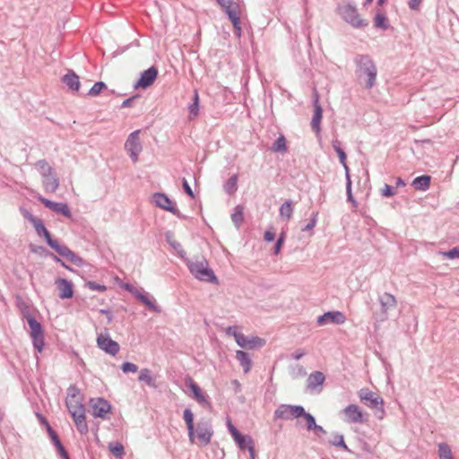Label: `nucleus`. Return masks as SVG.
Returning a JSON list of instances; mask_svg holds the SVG:
<instances>
[{
  "instance_id": "obj_2",
  "label": "nucleus",
  "mask_w": 459,
  "mask_h": 459,
  "mask_svg": "<svg viewBox=\"0 0 459 459\" xmlns=\"http://www.w3.org/2000/svg\"><path fill=\"white\" fill-rule=\"evenodd\" d=\"M359 398L367 407L375 411L377 418L382 420L385 417V411L384 408V400L377 393L368 388H361L358 392Z\"/></svg>"
},
{
  "instance_id": "obj_43",
  "label": "nucleus",
  "mask_w": 459,
  "mask_h": 459,
  "mask_svg": "<svg viewBox=\"0 0 459 459\" xmlns=\"http://www.w3.org/2000/svg\"><path fill=\"white\" fill-rule=\"evenodd\" d=\"M273 152H286V140L283 135H281L276 142L273 143L272 147Z\"/></svg>"
},
{
  "instance_id": "obj_7",
  "label": "nucleus",
  "mask_w": 459,
  "mask_h": 459,
  "mask_svg": "<svg viewBox=\"0 0 459 459\" xmlns=\"http://www.w3.org/2000/svg\"><path fill=\"white\" fill-rule=\"evenodd\" d=\"M342 16L345 22L350 23L354 28H362L368 25L366 20L360 17L358 10L351 4H347L342 7Z\"/></svg>"
},
{
  "instance_id": "obj_49",
  "label": "nucleus",
  "mask_w": 459,
  "mask_h": 459,
  "mask_svg": "<svg viewBox=\"0 0 459 459\" xmlns=\"http://www.w3.org/2000/svg\"><path fill=\"white\" fill-rule=\"evenodd\" d=\"M396 194V191L389 185L385 184L381 189V195L385 197H391Z\"/></svg>"
},
{
  "instance_id": "obj_23",
  "label": "nucleus",
  "mask_w": 459,
  "mask_h": 459,
  "mask_svg": "<svg viewBox=\"0 0 459 459\" xmlns=\"http://www.w3.org/2000/svg\"><path fill=\"white\" fill-rule=\"evenodd\" d=\"M62 81L73 91H78L81 86L79 76L73 71L64 75Z\"/></svg>"
},
{
  "instance_id": "obj_36",
  "label": "nucleus",
  "mask_w": 459,
  "mask_h": 459,
  "mask_svg": "<svg viewBox=\"0 0 459 459\" xmlns=\"http://www.w3.org/2000/svg\"><path fill=\"white\" fill-rule=\"evenodd\" d=\"M439 459H454L450 446L446 443L438 445Z\"/></svg>"
},
{
  "instance_id": "obj_53",
  "label": "nucleus",
  "mask_w": 459,
  "mask_h": 459,
  "mask_svg": "<svg viewBox=\"0 0 459 459\" xmlns=\"http://www.w3.org/2000/svg\"><path fill=\"white\" fill-rule=\"evenodd\" d=\"M218 4L224 9L232 6L235 3L232 0H217Z\"/></svg>"
},
{
  "instance_id": "obj_3",
  "label": "nucleus",
  "mask_w": 459,
  "mask_h": 459,
  "mask_svg": "<svg viewBox=\"0 0 459 459\" xmlns=\"http://www.w3.org/2000/svg\"><path fill=\"white\" fill-rule=\"evenodd\" d=\"M359 74L360 77L366 78V87L372 88L376 82L377 69L368 56H362L359 57Z\"/></svg>"
},
{
  "instance_id": "obj_45",
  "label": "nucleus",
  "mask_w": 459,
  "mask_h": 459,
  "mask_svg": "<svg viewBox=\"0 0 459 459\" xmlns=\"http://www.w3.org/2000/svg\"><path fill=\"white\" fill-rule=\"evenodd\" d=\"M333 148L335 150V152H337L338 156H339V159H340V162L343 165V167L348 169V167L346 165V154L345 152L340 148L339 146V142L338 141H335L333 143Z\"/></svg>"
},
{
  "instance_id": "obj_39",
  "label": "nucleus",
  "mask_w": 459,
  "mask_h": 459,
  "mask_svg": "<svg viewBox=\"0 0 459 459\" xmlns=\"http://www.w3.org/2000/svg\"><path fill=\"white\" fill-rule=\"evenodd\" d=\"M231 219L237 226H239L244 221V208L240 205L237 206L231 214Z\"/></svg>"
},
{
  "instance_id": "obj_12",
  "label": "nucleus",
  "mask_w": 459,
  "mask_h": 459,
  "mask_svg": "<svg viewBox=\"0 0 459 459\" xmlns=\"http://www.w3.org/2000/svg\"><path fill=\"white\" fill-rule=\"evenodd\" d=\"M47 242L60 255L68 258L74 264L79 265L82 263V259L79 256H77L72 250H70L66 246L60 245L56 240H54L52 238H50Z\"/></svg>"
},
{
  "instance_id": "obj_42",
  "label": "nucleus",
  "mask_w": 459,
  "mask_h": 459,
  "mask_svg": "<svg viewBox=\"0 0 459 459\" xmlns=\"http://www.w3.org/2000/svg\"><path fill=\"white\" fill-rule=\"evenodd\" d=\"M375 26L377 28L386 29L387 28V19L385 15L382 13H377L374 18Z\"/></svg>"
},
{
  "instance_id": "obj_9",
  "label": "nucleus",
  "mask_w": 459,
  "mask_h": 459,
  "mask_svg": "<svg viewBox=\"0 0 459 459\" xmlns=\"http://www.w3.org/2000/svg\"><path fill=\"white\" fill-rule=\"evenodd\" d=\"M191 273L197 279L206 281H216L212 271L209 269L206 262L191 263L189 265Z\"/></svg>"
},
{
  "instance_id": "obj_10",
  "label": "nucleus",
  "mask_w": 459,
  "mask_h": 459,
  "mask_svg": "<svg viewBox=\"0 0 459 459\" xmlns=\"http://www.w3.org/2000/svg\"><path fill=\"white\" fill-rule=\"evenodd\" d=\"M139 134V130L131 133L125 143V148L134 162L138 160V156L142 152V144L140 142Z\"/></svg>"
},
{
  "instance_id": "obj_56",
  "label": "nucleus",
  "mask_w": 459,
  "mask_h": 459,
  "mask_svg": "<svg viewBox=\"0 0 459 459\" xmlns=\"http://www.w3.org/2000/svg\"><path fill=\"white\" fill-rule=\"evenodd\" d=\"M275 234L273 231L266 230L264 233V239L267 242H271L274 239Z\"/></svg>"
},
{
  "instance_id": "obj_25",
  "label": "nucleus",
  "mask_w": 459,
  "mask_h": 459,
  "mask_svg": "<svg viewBox=\"0 0 459 459\" xmlns=\"http://www.w3.org/2000/svg\"><path fill=\"white\" fill-rule=\"evenodd\" d=\"M183 419L186 424L189 440L191 443H195L194 414L190 409H185L183 412Z\"/></svg>"
},
{
  "instance_id": "obj_18",
  "label": "nucleus",
  "mask_w": 459,
  "mask_h": 459,
  "mask_svg": "<svg viewBox=\"0 0 459 459\" xmlns=\"http://www.w3.org/2000/svg\"><path fill=\"white\" fill-rule=\"evenodd\" d=\"M186 384L187 387L192 391L193 398L198 403H200L202 405H208V406H210V402L208 401L207 396L201 390V388L198 386V385L194 381V379L192 377H187L186 379Z\"/></svg>"
},
{
  "instance_id": "obj_33",
  "label": "nucleus",
  "mask_w": 459,
  "mask_h": 459,
  "mask_svg": "<svg viewBox=\"0 0 459 459\" xmlns=\"http://www.w3.org/2000/svg\"><path fill=\"white\" fill-rule=\"evenodd\" d=\"M35 166L38 169V170L39 171V173L41 174V176L44 178L48 177V176H50V174L53 173L52 167L45 160H39L35 164Z\"/></svg>"
},
{
  "instance_id": "obj_20",
  "label": "nucleus",
  "mask_w": 459,
  "mask_h": 459,
  "mask_svg": "<svg viewBox=\"0 0 459 459\" xmlns=\"http://www.w3.org/2000/svg\"><path fill=\"white\" fill-rule=\"evenodd\" d=\"M38 199L48 208L52 210L53 212H56L57 213H61L66 218H71L72 214L70 212V209L66 204L64 203H56L52 202L47 198H44L42 196H39Z\"/></svg>"
},
{
  "instance_id": "obj_51",
  "label": "nucleus",
  "mask_w": 459,
  "mask_h": 459,
  "mask_svg": "<svg viewBox=\"0 0 459 459\" xmlns=\"http://www.w3.org/2000/svg\"><path fill=\"white\" fill-rule=\"evenodd\" d=\"M122 370L125 373H128V372L135 373L138 370V367L135 364H134V363L125 362L122 365Z\"/></svg>"
},
{
  "instance_id": "obj_17",
  "label": "nucleus",
  "mask_w": 459,
  "mask_h": 459,
  "mask_svg": "<svg viewBox=\"0 0 459 459\" xmlns=\"http://www.w3.org/2000/svg\"><path fill=\"white\" fill-rule=\"evenodd\" d=\"M56 287L58 290V296L60 299H71L74 296V284L72 281L64 279L57 278L55 281Z\"/></svg>"
},
{
  "instance_id": "obj_15",
  "label": "nucleus",
  "mask_w": 459,
  "mask_h": 459,
  "mask_svg": "<svg viewBox=\"0 0 459 459\" xmlns=\"http://www.w3.org/2000/svg\"><path fill=\"white\" fill-rule=\"evenodd\" d=\"M345 321L346 316L340 311L326 312L317 318V324L321 326L327 324L342 325Z\"/></svg>"
},
{
  "instance_id": "obj_55",
  "label": "nucleus",
  "mask_w": 459,
  "mask_h": 459,
  "mask_svg": "<svg viewBox=\"0 0 459 459\" xmlns=\"http://www.w3.org/2000/svg\"><path fill=\"white\" fill-rule=\"evenodd\" d=\"M183 187L189 196L194 197V193L186 179H183Z\"/></svg>"
},
{
  "instance_id": "obj_1",
  "label": "nucleus",
  "mask_w": 459,
  "mask_h": 459,
  "mask_svg": "<svg viewBox=\"0 0 459 459\" xmlns=\"http://www.w3.org/2000/svg\"><path fill=\"white\" fill-rule=\"evenodd\" d=\"M65 403L77 429L81 433H86L88 431V425L85 421V408L82 403L80 391L76 386L71 385L67 389Z\"/></svg>"
},
{
  "instance_id": "obj_62",
  "label": "nucleus",
  "mask_w": 459,
  "mask_h": 459,
  "mask_svg": "<svg viewBox=\"0 0 459 459\" xmlns=\"http://www.w3.org/2000/svg\"><path fill=\"white\" fill-rule=\"evenodd\" d=\"M316 433H325V429H323V427L319 426V425H316V428H314V429Z\"/></svg>"
},
{
  "instance_id": "obj_21",
  "label": "nucleus",
  "mask_w": 459,
  "mask_h": 459,
  "mask_svg": "<svg viewBox=\"0 0 459 459\" xmlns=\"http://www.w3.org/2000/svg\"><path fill=\"white\" fill-rule=\"evenodd\" d=\"M314 115L311 121V126L313 130L316 132L317 135L320 134V123L323 117V109L319 104V96L318 93H315V100H314Z\"/></svg>"
},
{
  "instance_id": "obj_32",
  "label": "nucleus",
  "mask_w": 459,
  "mask_h": 459,
  "mask_svg": "<svg viewBox=\"0 0 459 459\" xmlns=\"http://www.w3.org/2000/svg\"><path fill=\"white\" fill-rule=\"evenodd\" d=\"M137 299L143 303L149 309L159 312V308L155 304V301L151 299L148 295L143 294V293H137L136 294Z\"/></svg>"
},
{
  "instance_id": "obj_24",
  "label": "nucleus",
  "mask_w": 459,
  "mask_h": 459,
  "mask_svg": "<svg viewBox=\"0 0 459 459\" xmlns=\"http://www.w3.org/2000/svg\"><path fill=\"white\" fill-rule=\"evenodd\" d=\"M153 203L160 208L173 212V204L169 198L164 194H155L152 196Z\"/></svg>"
},
{
  "instance_id": "obj_44",
  "label": "nucleus",
  "mask_w": 459,
  "mask_h": 459,
  "mask_svg": "<svg viewBox=\"0 0 459 459\" xmlns=\"http://www.w3.org/2000/svg\"><path fill=\"white\" fill-rule=\"evenodd\" d=\"M106 88L107 85L104 82H98L91 88V90L88 92V95L91 97H96Z\"/></svg>"
},
{
  "instance_id": "obj_58",
  "label": "nucleus",
  "mask_w": 459,
  "mask_h": 459,
  "mask_svg": "<svg viewBox=\"0 0 459 459\" xmlns=\"http://www.w3.org/2000/svg\"><path fill=\"white\" fill-rule=\"evenodd\" d=\"M316 224V216L312 218L311 221L303 229V230H312Z\"/></svg>"
},
{
  "instance_id": "obj_48",
  "label": "nucleus",
  "mask_w": 459,
  "mask_h": 459,
  "mask_svg": "<svg viewBox=\"0 0 459 459\" xmlns=\"http://www.w3.org/2000/svg\"><path fill=\"white\" fill-rule=\"evenodd\" d=\"M32 341H33V345H34L35 349L39 352H41L43 350V347H44V334H42L40 336L33 337Z\"/></svg>"
},
{
  "instance_id": "obj_41",
  "label": "nucleus",
  "mask_w": 459,
  "mask_h": 459,
  "mask_svg": "<svg viewBox=\"0 0 459 459\" xmlns=\"http://www.w3.org/2000/svg\"><path fill=\"white\" fill-rule=\"evenodd\" d=\"M238 175L231 176L226 183L225 188L228 193L234 194L238 188Z\"/></svg>"
},
{
  "instance_id": "obj_16",
  "label": "nucleus",
  "mask_w": 459,
  "mask_h": 459,
  "mask_svg": "<svg viewBox=\"0 0 459 459\" xmlns=\"http://www.w3.org/2000/svg\"><path fill=\"white\" fill-rule=\"evenodd\" d=\"M228 429L230 433L231 434L235 442L238 445L240 449H246L252 444H254V440L249 436H244L238 431V429L232 425L230 420H228Z\"/></svg>"
},
{
  "instance_id": "obj_63",
  "label": "nucleus",
  "mask_w": 459,
  "mask_h": 459,
  "mask_svg": "<svg viewBox=\"0 0 459 459\" xmlns=\"http://www.w3.org/2000/svg\"><path fill=\"white\" fill-rule=\"evenodd\" d=\"M347 192H348V195H349V198L351 199V181L348 180V184H347Z\"/></svg>"
},
{
  "instance_id": "obj_34",
  "label": "nucleus",
  "mask_w": 459,
  "mask_h": 459,
  "mask_svg": "<svg viewBox=\"0 0 459 459\" xmlns=\"http://www.w3.org/2000/svg\"><path fill=\"white\" fill-rule=\"evenodd\" d=\"M108 450L116 457L121 459L125 455V449L121 443H109Z\"/></svg>"
},
{
  "instance_id": "obj_38",
  "label": "nucleus",
  "mask_w": 459,
  "mask_h": 459,
  "mask_svg": "<svg viewBox=\"0 0 459 459\" xmlns=\"http://www.w3.org/2000/svg\"><path fill=\"white\" fill-rule=\"evenodd\" d=\"M293 213V207L291 202L287 201L281 204L280 208V215L284 217L286 220H290Z\"/></svg>"
},
{
  "instance_id": "obj_27",
  "label": "nucleus",
  "mask_w": 459,
  "mask_h": 459,
  "mask_svg": "<svg viewBox=\"0 0 459 459\" xmlns=\"http://www.w3.org/2000/svg\"><path fill=\"white\" fill-rule=\"evenodd\" d=\"M430 179H431V178L429 176H428V175H423V176L417 177L412 181V186L417 190L425 191L430 186Z\"/></svg>"
},
{
  "instance_id": "obj_59",
  "label": "nucleus",
  "mask_w": 459,
  "mask_h": 459,
  "mask_svg": "<svg viewBox=\"0 0 459 459\" xmlns=\"http://www.w3.org/2000/svg\"><path fill=\"white\" fill-rule=\"evenodd\" d=\"M337 438L339 439L338 443H333V445L334 446H342L343 448L347 449V446L344 443L342 436H340Z\"/></svg>"
},
{
  "instance_id": "obj_4",
  "label": "nucleus",
  "mask_w": 459,
  "mask_h": 459,
  "mask_svg": "<svg viewBox=\"0 0 459 459\" xmlns=\"http://www.w3.org/2000/svg\"><path fill=\"white\" fill-rule=\"evenodd\" d=\"M227 334L232 335L235 338L237 343L245 349H254L256 347H262L264 345V340L259 337H246L243 333L238 331L236 326L229 327L227 329Z\"/></svg>"
},
{
  "instance_id": "obj_29",
  "label": "nucleus",
  "mask_w": 459,
  "mask_h": 459,
  "mask_svg": "<svg viewBox=\"0 0 459 459\" xmlns=\"http://www.w3.org/2000/svg\"><path fill=\"white\" fill-rule=\"evenodd\" d=\"M325 381V376L320 371H315L309 375L307 378V385L310 388H315L321 385Z\"/></svg>"
},
{
  "instance_id": "obj_60",
  "label": "nucleus",
  "mask_w": 459,
  "mask_h": 459,
  "mask_svg": "<svg viewBox=\"0 0 459 459\" xmlns=\"http://www.w3.org/2000/svg\"><path fill=\"white\" fill-rule=\"evenodd\" d=\"M54 260L60 263L61 265L70 271H72V268H70L68 265H66L60 258H58L57 256L54 255Z\"/></svg>"
},
{
  "instance_id": "obj_31",
  "label": "nucleus",
  "mask_w": 459,
  "mask_h": 459,
  "mask_svg": "<svg viewBox=\"0 0 459 459\" xmlns=\"http://www.w3.org/2000/svg\"><path fill=\"white\" fill-rule=\"evenodd\" d=\"M236 359L239 361L243 367L245 373L249 372L251 368V359L248 358L247 353L242 351H237Z\"/></svg>"
},
{
  "instance_id": "obj_26",
  "label": "nucleus",
  "mask_w": 459,
  "mask_h": 459,
  "mask_svg": "<svg viewBox=\"0 0 459 459\" xmlns=\"http://www.w3.org/2000/svg\"><path fill=\"white\" fill-rule=\"evenodd\" d=\"M47 427H48V431L53 440V442L55 443V446L56 447V449L58 450L60 455L62 456L63 459H69V456H68V454L67 452L65 451V449L64 448V446H62L57 435L56 434V432L51 429V427L47 424Z\"/></svg>"
},
{
  "instance_id": "obj_11",
  "label": "nucleus",
  "mask_w": 459,
  "mask_h": 459,
  "mask_svg": "<svg viewBox=\"0 0 459 459\" xmlns=\"http://www.w3.org/2000/svg\"><path fill=\"white\" fill-rule=\"evenodd\" d=\"M212 427L207 422H199L195 428V443L207 446L212 437Z\"/></svg>"
},
{
  "instance_id": "obj_37",
  "label": "nucleus",
  "mask_w": 459,
  "mask_h": 459,
  "mask_svg": "<svg viewBox=\"0 0 459 459\" xmlns=\"http://www.w3.org/2000/svg\"><path fill=\"white\" fill-rule=\"evenodd\" d=\"M32 222L34 224V227L36 229V231L38 232V234H43V236L45 237L46 240L48 241L51 236H50V233L48 232V230L45 228V226L43 225V223L41 222L40 220H38V219H35L33 218L32 220Z\"/></svg>"
},
{
  "instance_id": "obj_35",
  "label": "nucleus",
  "mask_w": 459,
  "mask_h": 459,
  "mask_svg": "<svg viewBox=\"0 0 459 459\" xmlns=\"http://www.w3.org/2000/svg\"><path fill=\"white\" fill-rule=\"evenodd\" d=\"M138 379L139 381L146 383L149 386H155L154 378L152 376L151 370L148 368H143L140 371Z\"/></svg>"
},
{
  "instance_id": "obj_30",
  "label": "nucleus",
  "mask_w": 459,
  "mask_h": 459,
  "mask_svg": "<svg viewBox=\"0 0 459 459\" xmlns=\"http://www.w3.org/2000/svg\"><path fill=\"white\" fill-rule=\"evenodd\" d=\"M27 322L30 329V337H37L43 334L40 324L32 316L27 317Z\"/></svg>"
},
{
  "instance_id": "obj_57",
  "label": "nucleus",
  "mask_w": 459,
  "mask_h": 459,
  "mask_svg": "<svg viewBox=\"0 0 459 459\" xmlns=\"http://www.w3.org/2000/svg\"><path fill=\"white\" fill-rule=\"evenodd\" d=\"M247 449L248 450V453H249V458L255 459V444H252Z\"/></svg>"
},
{
  "instance_id": "obj_19",
  "label": "nucleus",
  "mask_w": 459,
  "mask_h": 459,
  "mask_svg": "<svg viewBox=\"0 0 459 459\" xmlns=\"http://www.w3.org/2000/svg\"><path fill=\"white\" fill-rule=\"evenodd\" d=\"M343 414L346 420L351 423H362L364 422L363 413L361 409L356 404H350L343 409Z\"/></svg>"
},
{
  "instance_id": "obj_14",
  "label": "nucleus",
  "mask_w": 459,
  "mask_h": 459,
  "mask_svg": "<svg viewBox=\"0 0 459 459\" xmlns=\"http://www.w3.org/2000/svg\"><path fill=\"white\" fill-rule=\"evenodd\" d=\"M158 77V69L154 66L150 67L142 73L140 79L135 83V89H147L152 86Z\"/></svg>"
},
{
  "instance_id": "obj_61",
  "label": "nucleus",
  "mask_w": 459,
  "mask_h": 459,
  "mask_svg": "<svg viewBox=\"0 0 459 459\" xmlns=\"http://www.w3.org/2000/svg\"><path fill=\"white\" fill-rule=\"evenodd\" d=\"M405 183L401 178H396V187L404 186Z\"/></svg>"
},
{
  "instance_id": "obj_64",
  "label": "nucleus",
  "mask_w": 459,
  "mask_h": 459,
  "mask_svg": "<svg viewBox=\"0 0 459 459\" xmlns=\"http://www.w3.org/2000/svg\"><path fill=\"white\" fill-rule=\"evenodd\" d=\"M303 355H304V353H303V352H300V353H298V352H297V353L294 355V358H295L296 359H299Z\"/></svg>"
},
{
  "instance_id": "obj_54",
  "label": "nucleus",
  "mask_w": 459,
  "mask_h": 459,
  "mask_svg": "<svg viewBox=\"0 0 459 459\" xmlns=\"http://www.w3.org/2000/svg\"><path fill=\"white\" fill-rule=\"evenodd\" d=\"M421 0H409L408 4L412 10H419Z\"/></svg>"
},
{
  "instance_id": "obj_13",
  "label": "nucleus",
  "mask_w": 459,
  "mask_h": 459,
  "mask_svg": "<svg viewBox=\"0 0 459 459\" xmlns=\"http://www.w3.org/2000/svg\"><path fill=\"white\" fill-rule=\"evenodd\" d=\"M98 347L110 355H117L120 350L119 344L108 334H100L97 338Z\"/></svg>"
},
{
  "instance_id": "obj_47",
  "label": "nucleus",
  "mask_w": 459,
  "mask_h": 459,
  "mask_svg": "<svg viewBox=\"0 0 459 459\" xmlns=\"http://www.w3.org/2000/svg\"><path fill=\"white\" fill-rule=\"evenodd\" d=\"M301 417H303L304 420H306L307 428L308 430H312L314 429V428H316V423L315 418L310 413L305 411V414L302 415Z\"/></svg>"
},
{
  "instance_id": "obj_8",
  "label": "nucleus",
  "mask_w": 459,
  "mask_h": 459,
  "mask_svg": "<svg viewBox=\"0 0 459 459\" xmlns=\"http://www.w3.org/2000/svg\"><path fill=\"white\" fill-rule=\"evenodd\" d=\"M91 414L95 418L108 419L111 411V405L103 398H91L89 402Z\"/></svg>"
},
{
  "instance_id": "obj_50",
  "label": "nucleus",
  "mask_w": 459,
  "mask_h": 459,
  "mask_svg": "<svg viewBox=\"0 0 459 459\" xmlns=\"http://www.w3.org/2000/svg\"><path fill=\"white\" fill-rule=\"evenodd\" d=\"M442 255L449 259L459 258V248L455 247L449 251L443 252Z\"/></svg>"
},
{
  "instance_id": "obj_5",
  "label": "nucleus",
  "mask_w": 459,
  "mask_h": 459,
  "mask_svg": "<svg viewBox=\"0 0 459 459\" xmlns=\"http://www.w3.org/2000/svg\"><path fill=\"white\" fill-rule=\"evenodd\" d=\"M380 309L374 314L377 322H384L387 319L388 312L395 308L397 301L394 295L384 293L379 297Z\"/></svg>"
},
{
  "instance_id": "obj_40",
  "label": "nucleus",
  "mask_w": 459,
  "mask_h": 459,
  "mask_svg": "<svg viewBox=\"0 0 459 459\" xmlns=\"http://www.w3.org/2000/svg\"><path fill=\"white\" fill-rule=\"evenodd\" d=\"M199 110V96L198 93L195 91L194 96V102L189 107V113H190V119H194L197 117Z\"/></svg>"
},
{
  "instance_id": "obj_22",
  "label": "nucleus",
  "mask_w": 459,
  "mask_h": 459,
  "mask_svg": "<svg viewBox=\"0 0 459 459\" xmlns=\"http://www.w3.org/2000/svg\"><path fill=\"white\" fill-rule=\"evenodd\" d=\"M230 20L231 21L233 27L236 30V34L239 37L241 33L240 18H239V7L237 4L225 9Z\"/></svg>"
},
{
  "instance_id": "obj_52",
  "label": "nucleus",
  "mask_w": 459,
  "mask_h": 459,
  "mask_svg": "<svg viewBox=\"0 0 459 459\" xmlns=\"http://www.w3.org/2000/svg\"><path fill=\"white\" fill-rule=\"evenodd\" d=\"M283 242H284V236H283V234H281L280 236V238H278L277 243L275 245V251L274 252H275L276 255H278L280 253V250L281 248V246H282Z\"/></svg>"
},
{
  "instance_id": "obj_6",
  "label": "nucleus",
  "mask_w": 459,
  "mask_h": 459,
  "mask_svg": "<svg viewBox=\"0 0 459 459\" xmlns=\"http://www.w3.org/2000/svg\"><path fill=\"white\" fill-rule=\"evenodd\" d=\"M305 414V410L299 405L282 404L274 411L276 419L293 420Z\"/></svg>"
},
{
  "instance_id": "obj_46",
  "label": "nucleus",
  "mask_w": 459,
  "mask_h": 459,
  "mask_svg": "<svg viewBox=\"0 0 459 459\" xmlns=\"http://www.w3.org/2000/svg\"><path fill=\"white\" fill-rule=\"evenodd\" d=\"M85 285L91 290H97L100 292H104L107 290V287L105 285L96 283L95 281H87Z\"/></svg>"
},
{
  "instance_id": "obj_28",
  "label": "nucleus",
  "mask_w": 459,
  "mask_h": 459,
  "mask_svg": "<svg viewBox=\"0 0 459 459\" xmlns=\"http://www.w3.org/2000/svg\"><path fill=\"white\" fill-rule=\"evenodd\" d=\"M43 186L47 192L54 193L59 186V181L52 173L50 176L45 177Z\"/></svg>"
}]
</instances>
